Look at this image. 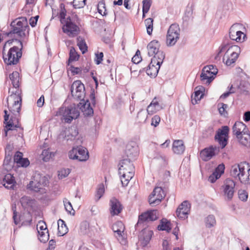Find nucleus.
Wrapping results in <instances>:
<instances>
[{
  "label": "nucleus",
  "instance_id": "nucleus-63",
  "mask_svg": "<svg viewBox=\"0 0 250 250\" xmlns=\"http://www.w3.org/2000/svg\"><path fill=\"white\" fill-rule=\"evenodd\" d=\"M103 57L104 55L102 52H101L99 54H96V59L95 61L97 64H99L102 62Z\"/></svg>",
  "mask_w": 250,
  "mask_h": 250
},
{
  "label": "nucleus",
  "instance_id": "nucleus-7",
  "mask_svg": "<svg viewBox=\"0 0 250 250\" xmlns=\"http://www.w3.org/2000/svg\"><path fill=\"white\" fill-rule=\"evenodd\" d=\"M59 112L63 116L64 122L70 123L73 119H77L80 115L77 105L75 104L66 107H62Z\"/></svg>",
  "mask_w": 250,
  "mask_h": 250
},
{
  "label": "nucleus",
  "instance_id": "nucleus-42",
  "mask_svg": "<svg viewBox=\"0 0 250 250\" xmlns=\"http://www.w3.org/2000/svg\"><path fill=\"white\" fill-rule=\"evenodd\" d=\"M145 23L147 33L150 35L153 31V20L152 18H147L145 21Z\"/></svg>",
  "mask_w": 250,
  "mask_h": 250
},
{
  "label": "nucleus",
  "instance_id": "nucleus-3",
  "mask_svg": "<svg viewBox=\"0 0 250 250\" xmlns=\"http://www.w3.org/2000/svg\"><path fill=\"white\" fill-rule=\"evenodd\" d=\"M119 174L121 175L120 180L123 187L132 185H129L135 173V167L132 161L130 159H124L120 163Z\"/></svg>",
  "mask_w": 250,
  "mask_h": 250
},
{
  "label": "nucleus",
  "instance_id": "nucleus-55",
  "mask_svg": "<svg viewBox=\"0 0 250 250\" xmlns=\"http://www.w3.org/2000/svg\"><path fill=\"white\" fill-rule=\"evenodd\" d=\"M225 188H235V182L230 178L227 179L224 182Z\"/></svg>",
  "mask_w": 250,
  "mask_h": 250
},
{
  "label": "nucleus",
  "instance_id": "nucleus-10",
  "mask_svg": "<svg viewBox=\"0 0 250 250\" xmlns=\"http://www.w3.org/2000/svg\"><path fill=\"white\" fill-rule=\"evenodd\" d=\"M180 29L176 24H171L167 33V44L168 46L174 45L179 39Z\"/></svg>",
  "mask_w": 250,
  "mask_h": 250
},
{
  "label": "nucleus",
  "instance_id": "nucleus-62",
  "mask_svg": "<svg viewBox=\"0 0 250 250\" xmlns=\"http://www.w3.org/2000/svg\"><path fill=\"white\" fill-rule=\"evenodd\" d=\"M68 131H69V133H71L72 138H68V139H67V140H68L69 139H72L73 138L75 137L78 134V131L77 129L76 128V127H71V128H70L69 129Z\"/></svg>",
  "mask_w": 250,
  "mask_h": 250
},
{
  "label": "nucleus",
  "instance_id": "nucleus-54",
  "mask_svg": "<svg viewBox=\"0 0 250 250\" xmlns=\"http://www.w3.org/2000/svg\"><path fill=\"white\" fill-rule=\"evenodd\" d=\"M142 57L141 56V52L138 50L135 55L132 57V61L134 63H138L142 61Z\"/></svg>",
  "mask_w": 250,
  "mask_h": 250
},
{
  "label": "nucleus",
  "instance_id": "nucleus-23",
  "mask_svg": "<svg viewBox=\"0 0 250 250\" xmlns=\"http://www.w3.org/2000/svg\"><path fill=\"white\" fill-rule=\"evenodd\" d=\"M20 202L23 208L31 211L35 209L36 206V201L28 196H23L21 198Z\"/></svg>",
  "mask_w": 250,
  "mask_h": 250
},
{
  "label": "nucleus",
  "instance_id": "nucleus-45",
  "mask_svg": "<svg viewBox=\"0 0 250 250\" xmlns=\"http://www.w3.org/2000/svg\"><path fill=\"white\" fill-rule=\"evenodd\" d=\"M147 119V115L145 110H140L137 116V120L140 123H144Z\"/></svg>",
  "mask_w": 250,
  "mask_h": 250
},
{
  "label": "nucleus",
  "instance_id": "nucleus-43",
  "mask_svg": "<svg viewBox=\"0 0 250 250\" xmlns=\"http://www.w3.org/2000/svg\"><path fill=\"white\" fill-rule=\"evenodd\" d=\"M79 58V55L78 54L74 48L71 47L69 51V63L73 61H76L78 60Z\"/></svg>",
  "mask_w": 250,
  "mask_h": 250
},
{
  "label": "nucleus",
  "instance_id": "nucleus-20",
  "mask_svg": "<svg viewBox=\"0 0 250 250\" xmlns=\"http://www.w3.org/2000/svg\"><path fill=\"white\" fill-rule=\"evenodd\" d=\"M79 109H80L85 116H92L94 111L93 108L90 105V103L88 100L84 101V99L77 104Z\"/></svg>",
  "mask_w": 250,
  "mask_h": 250
},
{
  "label": "nucleus",
  "instance_id": "nucleus-40",
  "mask_svg": "<svg viewBox=\"0 0 250 250\" xmlns=\"http://www.w3.org/2000/svg\"><path fill=\"white\" fill-rule=\"evenodd\" d=\"M239 179L241 183L246 185L250 184V168L249 171H245V173L240 176Z\"/></svg>",
  "mask_w": 250,
  "mask_h": 250
},
{
  "label": "nucleus",
  "instance_id": "nucleus-2",
  "mask_svg": "<svg viewBox=\"0 0 250 250\" xmlns=\"http://www.w3.org/2000/svg\"><path fill=\"white\" fill-rule=\"evenodd\" d=\"M15 41L18 42L19 46H14L10 48L6 55L3 53V59L4 63L7 65L17 64L22 56V49L23 45L22 42L17 39L8 41L5 42L3 47V50L5 46L7 44H10L12 42Z\"/></svg>",
  "mask_w": 250,
  "mask_h": 250
},
{
  "label": "nucleus",
  "instance_id": "nucleus-64",
  "mask_svg": "<svg viewBox=\"0 0 250 250\" xmlns=\"http://www.w3.org/2000/svg\"><path fill=\"white\" fill-rule=\"evenodd\" d=\"M56 247V241L51 239L49 241L48 246V250H54Z\"/></svg>",
  "mask_w": 250,
  "mask_h": 250
},
{
  "label": "nucleus",
  "instance_id": "nucleus-59",
  "mask_svg": "<svg viewBox=\"0 0 250 250\" xmlns=\"http://www.w3.org/2000/svg\"><path fill=\"white\" fill-rule=\"evenodd\" d=\"M22 156L23 154L21 152L17 151L14 157V162L16 163L17 164L19 163L20 161H21V159L23 158Z\"/></svg>",
  "mask_w": 250,
  "mask_h": 250
},
{
  "label": "nucleus",
  "instance_id": "nucleus-37",
  "mask_svg": "<svg viewBox=\"0 0 250 250\" xmlns=\"http://www.w3.org/2000/svg\"><path fill=\"white\" fill-rule=\"evenodd\" d=\"M158 229L160 230H166L169 232L171 229L170 223L167 219H163L161 220L160 224L158 226Z\"/></svg>",
  "mask_w": 250,
  "mask_h": 250
},
{
  "label": "nucleus",
  "instance_id": "nucleus-36",
  "mask_svg": "<svg viewBox=\"0 0 250 250\" xmlns=\"http://www.w3.org/2000/svg\"><path fill=\"white\" fill-rule=\"evenodd\" d=\"M30 212V211H28L27 212L24 213L23 215L19 217V221L21 222L22 225L26 226L30 225L32 219Z\"/></svg>",
  "mask_w": 250,
  "mask_h": 250
},
{
  "label": "nucleus",
  "instance_id": "nucleus-19",
  "mask_svg": "<svg viewBox=\"0 0 250 250\" xmlns=\"http://www.w3.org/2000/svg\"><path fill=\"white\" fill-rule=\"evenodd\" d=\"M219 150V147L211 146L202 150L200 152V157L204 161L210 160Z\"/></svg>",
  "mask_w": 250,
  "mask_h": 250
},
{
  "label": "nucleus",
  "instance_id": "nucleus-39",
  "mask_svg": "<svg viewBox=\"0 0 250 250\" xmlns=\"http://www.w3.org/2000/svg\"><path fill=\"white\" fill-rule=\"evenodd\" d=\"M239 88L242 94L244 95H249L250 94V84L248 82H242Z\"/></svg>",
  "mask_w": 250,
  "mask_h": 250
},
{
  "label": "nucleus",
  "instance_id": "nucleus-35",
  "mask_svg": "<svg viewBox=\"0 0 250 250\" xmlns=\"http://www.w3.org/2000/svg\"><path fill=\"white\" fill-rule=\"evenodd\" d=\"M239 142L245 146H248L250 145V134L246 132L237 137Z\"/></svg>",
  "mask_w": 250,
  "mask_h": 250
},
{
  "label": "nucleus",
  "instance_id": "nucleus-58",
  "mask_svg": "<svg viewBox=\"0 0 250 250\" xmlns=\"http://www.w3.org/2000/svg\"><path fill=\"white\" fill-rule=\"evenodd\" d=\"M68 70L71 71L73 75L80 74L82 71V70L80 68L74 67L72 65H70L68 68Z\"/></svg>",
  "mask_w": 250,
  "mask_h": 250
},
{
  "label": "nucleus",
  "instance_id": "nucleus-56",
  "mask_svg": "<svg viewBox=\"0 0 250 250\" xmlns=\"http://www.w3.org/2000/svg\"><path fill=\"white\" fill-rule=\"evenodd\" d=\"M160 120L161 119L159 116L155 115L151 119V125L154 126L155 127H156L159 124Z\"/></svg>",
  "mask_w": 250,
  "mask_h": 250
},
{
  "label": "nucleus",
  "instance_id": "nucleus-27",
  "mask_svg": "<svg viewBox=\"0 0 250 250\" xmlns=\"http://www.w3.org/2000/svg\"><path fill=\"white\" fill-rule=\"evenodd\" d=\"M16 181L12 174L10 173L6 174L2 179H0V184L4 188H13ZM0 188L1 186H0Z\"/></svg>",
  "mask_w": 250,
  "mask_h": 250
},
{
  "label": "nucleus",
  "instance_id": "nucleus-29",
  "mask_svg": "<svg viewBox=\"0 0 250 250\" xmlns=\"http://www.w3.org/2000/svg\"><path fill=\"white\" fill-rule=\"evenodd\" d=\"M225 166L224 164H220L215 169L214 171L210 175L208 180L211 183H214L217 179H219L221 174L224 173Z\"/></svg>",
  "mask_w": 250,
  "mask_h": 250
},
{
  "label": "nucleus",
  "instance_id": "nucleus-15",
  "mask_svg": "<svg viewBox=\"0 0 250 250\" xmlns=\"http://www.w3.org/2000/svg\"><path fill=\"white\" fill-rule=\"evenodd\" d=\"M250 168L249 164L244 162L239 164L233 165L230 169V173L232 176L239 178L240 176L247 171H249Z\"/></svg>",
  "mask_w": 250,
  "mask_h": 250
},
{
  "label": "nucleus",
  "instance_id": "nucleus-52",
  "mask_svg": "<svg viewBox=\"0 0 250 250\" xmlns=\"http://www.w3.org/2000/svg\"><path fill=\"white\" fill-rule=\"evenodd\" d=\"M86 0H73V5L75 8H81L85 5Z\"/></svg>",
  "mask_w": 250,
  "mask_h": 250
},
{
  "label": "nucleus",
  "instance_id": "nucleus-41",
  "mask_svg": "<svg viewBox=\"0 0 250 250\" xmlns=\"http://www.w3.org/2000/svg\"><path fill=\"white\" fill-rule=\"evenodd\" d=\"M77 45L83 54L85 53L87 50V46L84 39L79 37L77 38Z\"/></svg>",
  "mask_w": 250,
  "mask_h": 250
},
{
  "label": "nucleus",
  "instance_id": "nucleus-49",
  "mask_svg": "<svg viewBox=\"0 0 250 250\" xmlns=\"http://www.w3.org/2000/svg\"><path fill=\"white\" fill-rule=\"evenodd\" d=\"M234 188H224V196L226 200H230L233 197L234 191Z\"/></svg>",
  "mask_w": 250,
  "mask_h": 250
},
{
  "label": "nucleus",
  "instance_id": "nucleus-17",
  "mask_svg": "<svg viewBox=\"0 0 250 250\" xmlns=\"http://www.w3.org/2000/svg\"><path fill=\"white\" fill-rule=\"evenodd\" d=\"M190 208V204L187 201L183 202L176 210V213L177 216L182 219L187 218Z\"/></svg>",
  "mask_w": 250,
  "mask_h": 250
},
{
  "label": "nucleus",
  "instance_id": "nucleus-57",
  "mask_svg": "<svg viewBox=\"0 0 250 250\" xmlns=\"http://www.w3.org/2000/svg\"><path fill=\"white\" fill-rule=\"evenodd\" d=\"M104 193V188H98L95 194V200L98 201Z\"/></svg>",
  "mask_w": 250,
  "mask_h": 250
},
{
  "label": "nucleus",
  "instance_id": "nucleus-51",
  "mask_svg": "<svg viewBox=\"0 0 250 250\" xmlns=\"http://www.w3.org/2000/svg\"><path fill=\"white\" fill-rule=\"evenodd\" d=\"M97 8L98 12L101 15H105L106 14L105 3L104 1H101L99 2Z\"/></svg>",
  "mask_w": 250,
  "mask_h": 250
},
{
  "label": "nucleus",
  "instance_id": "nucleus-4",
  "mask_svg": "<svg viewBox=\"0 0 250 250\" xmlns=\"http://www.w3.org/2000/svg\"><path fill=\"white\" fill-rule=\"evenodd\" d=\"M61 8L60 18L61 23L62 24V30L68 36L73 37L78 34L79 27L72 21L70 17L66 15L64 5L63 4H61Z\"/></svg>",
  "mask_w": 250,
  "mask_h": 250
},
{
  "label": "nucleus",
  "instance_id": "nucleus-30",
  "mask_svg": "<svg viewBox=\"0 0 250 250\" xmlns=\"http://www.w3.org/2000/svg\"><path fill=\"white\" fill-rule=\"evenodd\" d=\"M161 107L156 100V98H155L147 108V112L148 114L152 115L157 111L160 110Z\"/></svg>",
  "mask_w": 250,
  "mask_h": 250
},
{
  "label": "nucleus",
  "instance_id": "nucleus-24",
  "mask_svg": "<svg viewBox=\"0 0 250 250\" xmlns=\"http://www.w3.org/2000/svg\"><path fill=\"white\" fill-rule=\"evenodd\" d=\"M125 153L127 159H135L138 154V146L134 142H131L126 146Z\"/></svg>",
  "mask_w": 250,
  "mask_h": 250
},
{
  "label": "nucleus",
  "instance_id": "nucleus-11",
  "mask_svg": "<svg viewBox=\"0 0 250 250\" xmlns=\"http://www.w3.org/2000/svg\"><path fill=\"white\" fill-rule=\"evenodd\" d=\"M71 92L74 99L83 100L85 95L84 84L80 81H74L71 87Z\"/></svg>",
  "mask_w": 250,
  "mask_h": 250
},
{
  "label": "nucleus",
  "instance_id": "nucleus-38",
  "mask_svg": "<svg viewBox=\"0 0 250 250\" xmlns=\"http://www.w3.org/2000/svg\"><path fill=\"white\" fill-rule=\"evenodd\" d=\"M205 225L207 228H210L216 225V221L213 215H209L205 219Z\"/></svg>",
  "mask_w": 250,
  "mask_h": 250
},
{
  "label": "nucleus",
  "instance_id": "nucleus-28",
  "mask_svg": "<svg viewBox=\"0 0 250 250\" xmlns=\"http://www.w3.org/2000/svg\"><path fill=\"white\" fill-rule=\"evenodd\" d=\"M172 151L174 153L178 155L182 154L185 150V146L183 140H174L172 144Z\"/></svg>",
  "mask_w": 250,
  "mask_h": 250
},
{
  "label": "nucleus",
  "instance_id": "nucleus-46",
  "mask_svg": "<svg viewBox=\"0 0 250 250\" xmlns=\"http://www.w3.org/2000/svg\"><path fill=\"white\" fill-rule=\"evenodd\" d=\"M70 169L68 168H62L58 171V177L59 179L64 178L68 176V175L70 174Z\"/></svg>",
  "mask_w": 250,
  "mask_h": 250
},
{
  "label": "nucleus",
  "instance_id": "nucleus-6",
  "mask_svg": "<svg viewBox=\"0 0 250 250\" xmlns=\"http://www.w3.org/2000/svg\"><path fill=\"white\" fill-rule=\"evenodd\" d=\"M12 32L20 38H24L28 33L29 26L25 18L21 17L13 21L11 23Z\"/></svg>",
  "mask_w": 250,
  "mask_h": 250
},
{
  "label": "nucleus",
  "instance_id": "nucleus-48",
  "mask_svg": "<svg viewBox=\"0 0 250 250\" xmlns=\"http://www.w3.org/2000/svg\"><path fill=\"white\" fill-rule=\"evenodd\" d=\"M63 203L66 210L70 214L74 215L75 214V210L73 209L71 203L67 199L63 200Z\"/></svg>",
  "mask_w": 250,
  "mask_h": 250
},
{
  "label": "nucleus",
  "instance_id": "nucleus-31",
  "mask_svg": "<svg viewBox=\"0 0 250 250\" xmlns=\"http://www.w3.org/2000/svg\"><path fill=\"white\" fill-rule=\"evenodd\" d=\"M68 229L64 222L62 219H59L58 221V235L59 236H62L67 233Z\"/></svg>",
  "mask_w": 250,
  "mask_h": 250
},
{
  "label": "nucleus",
  "instance_id": "nucleus-26",
  "mask_svg": "<svg viewBox=\"0 0 250 250\" xmlns=\"http://www.w3.org/2000/svg\"><path fill=\"white\" fill-rule=\"evenodd\" d=\"M232 132L233 134L235 135L236 137H239V135L248 132V129L246 125L243 122H236L233 126Z\"/></svg>",
  "mask_w": 250,
  "mask_h": 250
},
{
  "label": "nucleus",
  "instance_id": "nucleus-22",
  "mask_svg": "<svg viewBox=\"0 0 250 250\" xmlns=\"http://www.w3.org/2000/svg\"><path fill=\"white\" fill-rule=\"evenodd\" d=\"M47 229V225L43 221H40L37 225V229L38 232V239L41 242L45 243L47 242V236L43 230Z\"/></svg>",
  "mask_w": 250,
  "mask_h": 250
},
{
  "label": "nucleus",
  "instance_id": "nucleus-50",
  "mask_svg": "<svg viewBox=\"0 0 250 250\" xmlns=\"http://www.w3.org/2000/svg\"><path fill=\"white\" fill-rule=\"evenodd\" d=\"M238 197L242 201L246 202L248 198V192L242 188H240L238 191Z\"/></svg>",
  "mask_w": 250,
  "mask_h": 250
},
{
  "label": "nucleus",
  "instance_id": "nucleus-25",
  "mask_svg": "<svg viewBox=\"0 0 250 250\" xmlns=\"http://www.w3.org/2000/svg\"><path fill=\"white\" fill-rule=\"evenodd\" d=\"M210 70V68L208 66H205L202 69L200 77L204 83H210L214 79V76L211 74Z\"/></svg>",
  "mask_w": 250,
  "mask_h": 250
},
{
  "label": "nucleus",
  "instance_id": "nucleus-5",
  "mask_svg": "<svg viewBox=\"0 0 250 250\" xmlns=\"http://www.w3.org/2000/svg\"><path fill=\"white\" fill-rule=\"evenodd\" d=\"M219 50L218 54L226 51L223 61L227 66H230L235 62L240 52V48L237 45L224 44L221 45Z\"/></svg>",
  "mask_w": 250,
  "mask_h": 250
},
{
  "label": "nucleus",
  "instance_id": "nucleus-60",
  "mask_svg": "<svg viewBox=\"0 0 250 250\" xmlns=\"http://www.w3.org/2000/svg\"><path fill=\"white\" fill-rule=\"evenodd\" d=\"M30 162L27 158H22L17 165L22 167H27L29 166Z\"/></svg>",
  "mask_w": 250,
  "mask_h": 250
},
{
  "label": "nucleus",
  "instance_id": "nucleus-21",
  "mask_svg": "<svg viewBox=\"0 0 250 250\" xmlns=\"http://www.w3.org/2000/svg\"><path fill=\"white\" fill-rule=\"evenodd\" d=\"M236 26L233 25L230 28L229 36L232 40L236 41L237 42H242L244 41L246 35L242 32L236 29Z\"/></svg>",
  "mask_w": 250,
  "mask_h": 250
},
{
  "label": "nucleus",
  "instance_id": "nucleus-32",
  "mask_svg": "<svg viewBox=\"0 0 250 250\" xmlns=\"http://www.w3.org/2000/svg\"><path fill=\"white\" fill-rule=\"evenodd\" d=\"M203 87H196L195 88L194 94L191 96V101L193 104H196L197 102L200 101L203 96Z\"/></svg>",
  "mask_w": 250,
  "mask_h": 250
},
{
  "label": "nucleus",
  "instance_id": "nucleus-13",
  "mask_svg": "<svg viewBox=\"0 0 250 250\" xmlns=\"http://www.w3.org/2000/svg\"><path fill=\"white\" fill-rule=\"evenodd\" d=\"M160 44L158 41L153 40L150 42L147 46L148 55L149 56H153L152 58H156V60H158V54L162 53L164 56V59L165 58V54L164 52L160 50Z\"/></svg>",
  "mask_w": 250,
  "mask_h": 250
},
{
  "label": "nucleus",
  "instance_id": "nucleus-8",
  "mask_svg": "<svg viewBox=\"0 0 250 250\" xmlns=\"http://www.w3.org/2000/svg\"><path fill=\"white\" fill-rule=\"evenodd\" d=\"M157 57H158V60H156V58L151 59V62L146 70L147 74L151 77L157 76L160 65L164 61V56L162 53L158 54Z\"/></svg>",
  "mask_w": 250,
  "mask_h": 250
},
{
  "label": "nucleus",
  "instance_id": "nucleus-16",
  "mask_svg": "<svg viewBox=\"0 0 250 250\" xmlns=\"http://www.w3.org/2000/svg\"><path fill=\"white\" fill-rule=\"evenodd\" d=\"M159 212L157 210H151L142 213L139 216L138 221L136 225H139L146 221H152L158 218Z\"/></svg>",
  "mask_w": 250,
  "mask_h": 250
},
{
  "label": "nucleus",
  "instance_id": "nucleus-1",
  "mask_svg": "<svg viewBox=\"0 0 250 250\" xmlns=\"http://www.w3.org/2000/svg\"><path fill=\"white\" fill-rule=\"evenodd\" d=\"M11 90V89H9V93L11 94L7 98L9 113L6 109L4 111V123L7 129L5 131V136L7 135V131L13 130L20 127L18 117L21 105V91L20 90Z\"/></svg>",
  "mask_w": 250,
  "mask_h": 250
},
{
  "label": "nucleus",
  "instance_id": "nucleus-53",
  "mask_svg": "<svg viewBox=\"0 0 250 250\" xmlns=\"http://www.w3.org/2000/svg\"><path fill=\"white\" fill-rule=\"evenodd\" d=\"M151 6L150 0H143V12L147 13Z\"/></svg>",
  "mask_w": 250,
  "mask_h": 250
},
{
  "label": "nucleus",
  "instance_id": "nucleus-44",
  "mask_svg": "<svg viewBox=\"0 0 250 250\" xmlns=\"http://www.w3.org/2000/svg\"><path fill=\"white\" fill-rule=\"evenodd\" d=\"M218 107L219 113L224 117L227 116L228 115L227 112V109L229 108L228 105L224 103H220L218 104Z\"/></svg>",
  "mask_w": 250,
  "mask_h": 250
},
{
  "label": "nucleus",
  "instance_id": "nucleus-12",
  "mask_svg": "<svg viewBox=\"0 0 250 250\" xmlns=\"http://www.w3.org/2000/svg\"><path fill=\"white\" fill-rule=\"evenodd\" d=\"M166 195L164 188H154L148 198V202L151 206L158 205Z\"/></svg>",
  "mask_w": 250,
  "mask_h": 250
},
{
  "label": "nucleus",
  "instance_id": "nucleus-34",
  "mask_svg": "<svg viewBox=\"0 0 250 250\" xmlns=\"http://www.w3.org/2000/svg\"><path fill=\"white\" fill-rule=\"evenodd\" d=\"M9 78L11 81L13 88H15L14 91L18 90L17 88L20 85V74L17 71L13 72L9 75Z\"/></svg>",
  "mask_w": 250,
  "mask_h": 250
},
{
  "label": "nucleus",
  "instance_id": "nucleus-33",
  "mask_svg": "<svg viewBox=\"0 0 250 250\" xmlns=\"http://www.w3.org/2000/svg\"><path fill=\"white\" fill-rule=\"evenodd\" d=\"M153 232L151 230H144L143 237L141 238V243L143 247L146 246L149 242Z\"/></svg>",
  "mask_w": 250,
  "mask_h": 250
},
{
  "label": "nucleus",
  "instance_id": "nucleus-18",
  "mask_svg": "<svg viewBox=\"0 0 250 250\" xmlns=\"http://www.w3.org/2000/svg\"><path fill=\"white\" fill-rule=\"evenodd\" d=\"M109 206V211L112 216L118 215L123 209L122 205L115 197H112L110 200Z\"/></svg>",
  "mask_w": 250,
  "mask_h": 250
},
{
  "label": "nucleus",
  "instance_id": "nucleus-14",
  "mask_svg": "<svg viewBox=\"0 0 250 250\" xmlns=\"http://www.w3.org/2000/svg\"><path fill=\"white\" fill-rule=\"evenodd\" d=\"M229 128L228 126H224L221 129L218 130L215 138L220 145L222 148H224L228 141V133Z\"/></svg>",
  "mask_w": 250,
  "mask_h": 250
},
{
  "label": "nucleus",
  "instance_id": "nucleus-47",
  "mask_svg": "<svg viewBox=\"0 0 250 250\" xmlns=\"http://www.w3.org/2000/svg\"><path fill=\"white\" fill-rule=\"evenodd\" d=\"M42 150V152L40 154L39 159L40 160H42L43 162L47 161V149L46 148L45 144H44L39 149V152Z\"/></svg>",
  "mask_w": 250,
  "mask_h": 250
},
{
  "label": "nucleus",
  "instance_id": "nucleus-61",
  "mask_svg": "<svg viewBox=\"0 0 250 250\" xmlns=\"http://www.w3.org/2000/svg\"><path fill=\"white\" fill-rule=\"evenodd\" d=\"M88 228V224L86 222H83L81 224L80 229L81 231L83 234H86L87 232V229Z\"/></svg>",
  "mask_w": 250,
  "mask_h": 250
},
{
  "label": "nucleus",
  "instance_id": "nucleus-9",
  "mask_svg": "<svg viewBox=\"0 0 250 250\" xmlns=\"http://www.w3.org/2000/svg\"><path fill=\"white\" fill-rule=\"evenodd\" d=\"M68 156L70 159L79 161H85L89 158L87 150L82 146L73 148L69 152Z\"/></svg>",
  "mask_w": 250,
  "mask_h": 250
}]
</instances>
